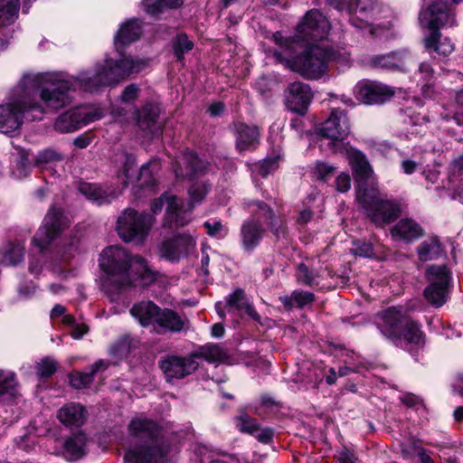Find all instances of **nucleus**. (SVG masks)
<instances>
[{
	"instance_id": "nucleus-39",
	"label": "nucleus",
	"mask_w": 463,
	"mask_h": 463,
	"mask_svg": "<svg viewBox=\"0 0 463 463\" xmlns=\"http://www.w3.org/2000/svg\"><path fill=\"white\" fill-rule=\"evenodd\" d=\"M18 394V383L13 372L0 370V400L12 399Z\"/></svg>"
},
{
	"instance_id": "nucleus-47",
	"label": "nucleus",
	"mask_w": 463,
	"mask_h": 463,
	"mask_svg": "<svg viewBox=\"0 0 463 463\" xmlns=\"http://www.w3.org/2000/svg\"><path fill=\"white\" fill-rule=\"evenodd\" d=\"M193 47L194 43L186 34H178L174 42V51L177 60H183L184 55L190 52Z\"/></svg>"
},
{
	"instance_id": "nucleus-12",
	"label": "nucleus",
	"mask_w": 463,
	"mask_h": 463,
	"mask_svg": "<svg viewBox=\"0 0 463 463\" xmlns=\"http://www.w3.org/2000/svg\"><path fill=\"white\" fill-rule=\"evenodd\" d=\"M426 278L429 285L424 297L430 305L439 307L448 300L450 274L444 265H431L426 269Z\"/></svg>"
},
{
	"instance_id": "nucleus-15",
	"label": "nucleus",
	"mask_w": 463,
	"mask_h": 463,
	"mask_svg": "<svg viewBox=\"0 0 463 463\" xmlns=\"http://www.w3.org/2000/svg\"><path fill=\"white\" fill-rule=\"evenodd\" d=\"M198 366L199 364L194 359L192 353L186 356L165 355L159 361V367L167 382L183 379L194 373Z\"/></svg>"
},
{
	"instance_id": "nucleus-10",
	"label": "nucleus",
	"mask_w": 463,
	"mask_h": 463,
	"mask_svg": "<svg viewBox=\"0 0 463 463\" xmlns=\"http://www.w3.org/2000/svg\"><path fill=\"white\" fill-rule=\"evenodd\" d=\"M152 226V217L145 213L128 208L118 218L117 230L119 237L127 241L141 242Z\"/></svg>"
},
{
	"instance_id": "nucleus-8",
	"label": "nucleus",
	"mask_w": 463,
	"mask_h": 463,
	"mask_svg": "<svg viewBox=\"0 0 463 463\" xmlns=\"http://www.w3.org/2000/svg\"><path fill=\"white\" fill-rule=\"evenodd\" d=\"M357 200L368 218L379 227L394 222L401 215L399 204L384 199L374 187H364L360 184L357 189Z\"/></svg>"
},
{
	"instance_id": "nucleus-19",
	"label": "nucleus",
	"mask_w": 463,
	"mask_h": 463,
	"mask_svg": "<svg viewBox=\"0 0 463 463\" xmlns=\"http://www.w3.org/2000/svg\"><path fill=\"white\" fill-rule=\"evenodd\" d=\"M160 109L155 104H146L136 111L137 125L147 136L159 135L162 125L158 121Z\"/></svg>"
},
{
	"instance_id": "nucleus-57",
	"label": "nucleus",
	"mask_w": 463,
	"mask_h": 463,
	"mask_svg": "<svg viewBox=\"0 0 463 463\" xmlns=\"http://www.w3.org/2000/svg\"><path fill=\"white\" fill-rule=\"evenodd\" d=\"M278 168V159H265L260 166V175L263 177L267 176L270 172Z\"/></svg>"
},
{
	"instance_id": "nucleus-58",
	"label": "nucleus",
	"mask_w": 463,
	"mask_h": 463,
	"mask_svg": "<svg viewBox=\"0 0 463 463\" xmlns=\"http://www.w3.org/2000/svg\"><path fill=\"white\" fill-rule=\"evenodd\" d=\"M449 171L453 175H463V154L451 161Z\"/></svg>"
},
{
	"instance_id": "nucleus-49",
	"label": "nucleus",
	"mask_w": 463,
	"mask_h": 463,
	"mask_svg": "<svg viewBox=\"0 0 463 463\" xmlns=\"http://www.w3.org/2000/svg\"><path fill=\"white\" fill-rule=\"evenodd\" d=\"M335 171V168L333 165L317 162L312 168V175L317 180L326 181L334 175Z\"/></svg>"
},
{
	"instance_id": "nucleus-18",
	"label": "nucleus",
	"mask_w": 463,
	"mask_h": 463,
	"mask_svg": "<svg viewBox=\"0 0 463 463\" xmlns=\"http://www.w3.org/2000/svg\"><path fill=\"white\" fill-rule=\"evenodd\" d=\"M312 97L311 89L307 84L295 81L290 83L286 90V105L291 111L304 115Z\"/></svg>"
},
{
	"instance_id": "nucleus-32",
	"label": "nucleus",
	"mask_w": 463,
	"mask_h": 463,
	"mask_svg": "<svg viewBox=\"0 0 463 463\" xmlns=\"http://www.w3.org/2000/svg\"><path fill=\"white\" fill-rule=\"evenodd\" d=\"M160 307L152 301H141L130 309L131 315L137 318L143 326L156 321Z\"/></svg>"
},
{
	"instance_id": "nucleus-56",
	"label": "nucleus",
	"mask_w": 463,
	"mask_h": 463,
	"mask_svg": "<svg viewBox=\"0 0 463 463\" xmlns=\"http://www.w3.org/2000/svg\"><path fill=\"white\" fill-rule=\"evenodd\" d=\"M255 438L261 443H269L271 441L274 431L270 428H264L260 429L258 425V430L255 431V434H253Z\"/></svg>"
},
{
	"instance_id": "nucleus-55",
	"label": "nucleus",
	"mask_w": 463,
	"mask_h": 463,
	"mask_svg": "<svg viewBox=\"0 0 463 463\" xmlns=\"http://www.w3.org/2000/svg\"><path fill=\"white\" fill-rule=\"evenodd\" d=\"M336 190L345 193L351 187V178L348 174L341 173L335 179Z\"/></svg>"
},
{
	"instance_id": "nucleus-7",
	"label": "nucleus",
	"mask_w": 463,
	"mask_h": 463,
	"mask_svg": "<svg viewBox=\"0 0 463 463\" xmlns=\"http://www.w3.org/2000/svg\"><path fill=\"white\" fill-rule=\"evenodd\" d=\"M412 310L413 308L402 306L392 307L384 310L382 313L383 335L396 345L403 340L411 346L424 345L425 336L421 325L410 316Z\"/></svg>"
},
{
	"instance_id": "nucleus-14",
	"label": "nucleus",
	"mask_w": 463,
	"mask_h": 463,
	"mask_svg": "<svg viewBox=\"0 0 463 463\" xmlns=\"http://www.w3.org/2000/svg\"><path fill=\"white\" fill-rule=\"evenodd\" d=\"M66 225L67 223L62 212L55 207H51L44 217L42 227L34 235L33 242L39 247L41 250L47 249Z\"/></svg>"
},
{
	"instance_id": "nucleus-48",
	"label": "nucleus",
	"mask_w": 463,
	"mask_h": 463,
	"mask_svg": "<svg viewBox=\"0 0 463 463\" xmlns=\"http://www.w3.org/2000/svg\"><path fill=\"white\" fill-rule=\"evenodd\" d=\"M210 186L205 183L194 184L189 189V195L191 201L190 210L194 207V203H201L209 193Z\"/></svg>"
},
{
	"instance_id": "nucleus-27",
	"label": "nucleus",
	"mask_w": 463,
	"mask_h": 463,
	"mask_svg": "<svg viewBox=\"0 0 463 463\" xmlns=\"http://www.w3.org/2000/svg\"><path fill=\"white\" fill-rule=\"evenodd\" d=\"M236 148L239 152H243L252 148L260 138V132L257 127L249 126L244 123H236Z\"/></svg>"
},
{
	"instance_id": "nucleus-31",
	"label": "nucleus",
	"mask_w": 463,
	"mask_h": 463,
	"mask_svg": "<svg viewBox=\"0 0 463 463\" xmlns=\"http://www.w3.org/2000/svg\"><path fill=\"white\" fill-rule=\"evenodd\" d=\"M80 192L89 200L98 204L109 203L118 196V193L110 187H102L88 183L80 184Z\"/></svg>"
},
{
	"instance_id": "nucleus-25",
	"label": "nucleus",
	"mask_w": 463,
	"mask_h": 463,
	"mask_svg": "<svg viewBox=\"0 0 463 463\" xmlns=\"http://www.w3.org/2000/svg\"><path fill=\"white\" fill-rule=\"evenodd\" d=\"M344 151L346 152L349 164L352 166L354 179L358 182L367 180L372 174V167L366 156L359 150L353 147L347 148Z\"/></svg>"
},
{
	"instance_id": "nucleus-64",
	"label": "nucleus",
	"mask_w": 463,
	"mask_h": 463,
	"mask_svg": "<svg viewBox=\"0 0 463 463\" xmlns=\"http://www.w3.org/2000/svg\"><path fill=\"white\" fill-rule=\"evenodd\" d=\"M417 166L418 163L413 160L405 159L402 162V168L406 175H411L414 173Z\"/></svg>"
},
{
	"instance_id": "nucleus-6",
	"label": "nucleus",
	"mask_w": 463,
	"mask_h": 463,
	"mask_svg": "<svg viewBox=\"0 0 463 463\" xmlns=\"http://www.w3.org/2000/svg\"><path fill=\"white\" fill-rule=\"evenodd\" d=\"M147 65V60L131 56L122 57L118 60L106 59L102 63L96 65L95 73L92 76L87 72L80 74V88L92 92L100 87L117 85L131 74L139 73Z\"/></svg>"
},
{
	"instance_id": "nucleus-37",
	"label": "nucleus",
	"mask_w": 463,
	"mask_h": 463,
	"mask_svg": "<svg viewBox=\"0 0 463 463\" xmlns=\"http://www.w3.org/2000/svg\"><path fill=\"white\" fill-rule=\"evenodd\" d=\"M194 360L202 358L209 363L222 362L227 358V353L218 345H205L192 352Z\"/></svg>"
},
{
	"instance_id": "nucleus-20",
	"label": "nucleus",
	"mask_w": 463,
	"mask_h": 463,
	"mask_svg": "<svg viewBox=\"0 0 463 463\" xmlns=\"http://www.w3.org/2000/svg\"><path fill=\"white\" fill-rule=\"evenodd\" d=\"M205 167V163L198 158L194 153L186 151L177 159L175 173L178 179H190L202 173Z\"/></svg>"
},
{
	"instance_id": "nucleus-30",
	"label": "nucleus",
	"mask_w": 463,
	"mask_h": 463,
	"mask_svg": "<svg viewBox=\"0 0 463 463\" xmlns=\"http://www.w3.org/2000/svg\"><path fill=\"white\" fill-rule=\"evenodd\" d=\"M187 322L185 317L170 308H160L156 321L158 326L172 333L181 332Z\"/></svg>"
},
{
	"instance_id": "nucleus-16",
	"label": "nucleus",
	"mask_w": 463,
	"mask_h": 463,
	"mask_svg": "<svg viewBox=\"0 0 463 463\" xmlns=\"http://www.w3.org/2000/svg\"><path fill=\"white\" fill-rule=\"evenodd\" d=\"M195 247V241L187 233H181L173 237L165 238L158 247L161 258L170 261H178L187 256Z\"/></svg>"
},
{
	"instance_id": "nucleus-38",
	"label": "nucleus",
	"mask_w": 463,
	"mask_h": 463,
	"mask_svg": "<svg viewBox=\"0 0 463 463\" xmlns=\"http://www.w3.org/2000/svg\"><path fill=\"white\" fill-rule=\"evenodd\" d=\"M279 300L287 309H291L294 307L302 308L315 301V295L308 291L295 290L290 296L280 297Z\"/></svg>"
},
{
	"instance_id": "nucleus-5",
	"label": "nucleus",
	"mask_w": 463,
	"mask_h": 463,
	"mask_svg": "<svg viewBox=\"0 0 463 463\" xmlns=\"http://www.w3.org/2000/svg\"><path fill=\"white\" fill-rule=\"evenodd\" d=\"M422 26L432 32L424 39V46L428 51H434L439 55H449L454 50V44L449 38L441 39L439 29L456 24L455 13L449 0H424L420 13Z\"/></svg>"
},
{
	"instance_id": "nucleus-21",
	"label": "nucleus",
	"mask_w": 463,
	"mask_h": 463,
	"mask_svg": "<svg viewBox=\"0 0 463 463\" xmlns=\"http://www.w3.org/2000/svg\"><path fill=\"white\" fill-rule=\"evenodd\" d=\"M376 5L375 0H354V11L349 18L351 24L358 29L369 28Z\"/></svg>"
},
{
	"instance_id": "nucleus-3",
	"label": "nucleus",
	"mask_w": 463,
	"mask_h": 463,
	"mask_svg": "<svg viewBox=\"0 0 463 463\" xmlns=\"http://www.w3.org/2000/svg\"><path fill=\"white\" fill-rule=\"evenodd\" d=\"M99 266L107 276L102 279L101 288L112 301L117 300L120 292L134 286L135 273L143 286L153 283L156 274L147 266L144 258L130 257L122 248L109 246L99 256Z\"/></svg>"
},
{
	"instance_id": "nucleus-50",
	"label": "nucleus",
	"mask_w": 463,
	"mask_h": 463,
	"mask_svg": "<svg viewBox=\"0 0 463 463\" xmlns=\"http://www.w3.org/2000/svg\"><path fill=\"white\" fill-rule=\"evenodd\" d=\"M156 164L151 163L144 165L139 173V181L142 186L152 187L156 184V178L154 175V168Z\"/></svg>"
},
{
	"instance_id": "nucleus-51",
	"label": "nucleus",
	"mask_w": 463,
	"mask_h": 463,
	"mask_svg": "<svg viewBox=\"0 0 463 463\" xmlns=\"http://www.w3.org/2000/svg\"><path fill=\"white\" fill-rule=\"evenodd\" d=\"M63 159V156L54 149L47 148L41 152L36 156L37 164H46L52 162H58Z\"/></svg>"
},
{
	"instance_id": "nucleus-59",
	"label": "nucleus",
	"mask_w": 463,
	"mask_h": 463,
	"mask_svg": "<svg viewBox=\"0 0 463 463\" xmlns=\"http://www.w3.org/2000/svg\"><path fill=\"white\" fill-rule=\"evenodd\" d=\"M203 226L207 229V233L210 236H217L223 229V225L220 221H214L213 222H205Z\"/></svg>"
},
{
	"instance_id": "nucleus-1",
	"label": "nucleus",
	"mask_w": 463,
	"mask_h": 463,
	"mask_svg": "<svg viewBox=\"0 0 463 463\" xmlns=\"http://www.w3.org/2000/svg\"><path fill=\"white\" fill-rule=\"evenodd\" d=\"M329 31L327 18L317 10H310L298 24L293 36L285 38L279 32L273 34V40L279 45L273 57L307 79H319L326 72L328 63L341 56L338 51L316 43L325 39Z\"/></svg>"
},
{
	"instance_id": "nucleus-36",
	"label": "nucleus",
	"mask_w": 463,
	"mask_h": 463,
	"mask_svg": "<svg viewBox=\"0 0 463 463\" xmlns=\"http://www.w3.org/2000/svg\"><path fill=\"white\" fill-rule=\"evenodd\" d=\"M106 368L107 364L103 360H99L93 364L89 373L75 372L70 374V383L76 389L88 387L92 383L95 373Z\"/></svg>"
},
{
	"instance_id": "nucleus-4",
	"label": "nucleus",
	"mask_w": 463,
	"mask_h": 463,
	"mask_svg": "<svg viewBox=\"0 0 463 463\" xmlns=\"http://www.w3.org/2000/svg\"><path fill=\"white\" fill-rule=\"evenodd\" d=\"M128 430L138 443L126 452L124 458L127 463H165L167 448L156 421L137 417L129 422Z\"/></svg>"
},
{
	"instance_id": "nucleus-40",
	"label": "nucleus",
	"mask_w": 463,
	"mask_h": 463,
	"mask_svg": "<svg viewBox=\"0 0 463 463\" xmlns=\"http://www.w3.org/2000/svg\"><path fill=\"white\" fill-rule=\"evenodd\" d=\"M20 0H6L0 5V27L12 24L18 17Z\"/></svg>"
},
{
	"instance_id": "nucleus-34",
	"label": "nucleus",
	"mask_w": 463,
	"mask_h": 463,
	"mask_svg": "<svg viewBox=\"0 0 463 463\" xmlns=\"http://www.w3.org/2000/svg\"><path fill=\"white\" fill-rule=\"evenodd\" d=\"M24 246L19 242L6 241L0 248V264L4 266H15L24 258Z\"/></svg>"
},
{
	"instance_id": "nucleus-13",
	"label": "nucleus",
	"mask_w": 463,
	"mask_h": 463,
	"mask_svg": "<svg viewBox=\"0 0 463 463\" xmlns=\"http://www.w3.org/2000/svg\"><path fill=\"white\" fill-rule=\"evenodd\" d=\"M103 116L104 113L99 108L77 107L60 115L55 120L54 129L60 133L75 132Z\"/></svg>"
},
{
	"instance_id": "nucleus-24",
	"label": "nucleus",
	"mask_w": 463,
	"mask_h": 463,
	"mask_svg": "<svg viewBox=\"0 0 463 463\" xmlns=\"http://www.w3.org/2000/svg\"><path fill=\"white\" fill-rule=\"evenodd\" d=\"M165 225L170 228L182 227L189 222V219L182 213V200L174 194L165 193Z\"/></svg>"
},
{
	"instance_id": "nucleus-26",
	"label": "nucleus",
	"mask_w": 463,
	"mask_h": 463,
	"mask_svg": "<svg viewBox=\"0 0 463 463\" xmlns=\"http://www.w3.org/2000/svg\"><path fill=\"white\" fill-rule=\"evenodd\" d=\"M86 414V410L82 405L71 402L58 411L57 418L67 427H80L84 424Z\"/></svg>"
},
{
	"instance_id": "nucleus-46",
	"label": "nucleus",
	"mask_w": 463,
	"mask_h": 463,
	"mask_svg": "<svg viewBox=\"0 0 463 463\" xmlns=\"http://www.w3.org/2000/svg\"><path fill=\"white\" fill-rule=\"evenodd\" d=\"M235 422L236 427L241 432L252 435L255 434L256 430H258L259 424L257 423V421L245 412H242L241 414L237 416L235 418Z\"/></svg>"
},
{
	"instance_id": "nucleus-43",
	"label": "nucleus",
	"mask_w": 463,
	"mask_h": 463,
	"mask_svg": "<svg viewBox=\"0 0 463 463\" xmlns=\"http://www.w3.org/2000/svg\"><path fill=\"white\" fill-rule=\"evenodd\" d=\"M143 5L148 14H155L165 8H177L183 5V0H144Z\"/></svg>"
},
{
	"instance_id": "nucleus-23",
	"label": "nucleus",
	"mask_w": 463,
	"mask_h": 463,
	"mask_svg": "<svg viewBox=\"0 0 463 463\" xmlns=\"http://www.w3.org/2000/svg\"><path fill=\"white\" fill-rule=\"evenodd\" d=\"M423 229L412 219L400 220L392 229L391 235L396 241L410 243L423 235Z\"/></svg>"
},
{
	"instance_id": "nucleus-53",
	"label": "nucleus",
	"mask_w": 463,
	"mask_h": 463,
	"mask_svg": "<svg viewBox=\"0 0 463 463\" xmlns=\"http://www.w3.org/2000/svg\"><path fill=\"white\" fill-rule=\"evenodd\" d=\"M330 5L339 11H346L349 18L354 11V0H328Z\"/></svg>"
},
{
	"instance_id": "nucleus-29",
	"label": "nucleus",
	"mask_w": 463,
	"mask_h": 463,
	"mask_svg": "<svg viewBox=\"0 0 463 463\" xmlns=\"http://www.w3.org/2000/svg\"><path fill=\"white\" fill-rule=\"evenodd\" d=\"M88 439L82 431L71 434L64 442V455L68 460L81 458L87 452Z\"/></svg>"
},
{
	"instance_id": "nucleus-60",
	"label": "nucleus",
	"mask_w": 463,
	"mask_h": 463,
	"mask_svg": "<svg viewBox=\"0 0 463 463\" xmlns=\"http://www.w3.org/2000/svg\"><path fill=\"white\" fill-rule=\"evenodd\" d=\"M130 348V338L128 336L121 337L114 345L115 352L127 353Z\"/></svg>"
},
{
	"instance_id": "nucleus-52",
	"label": "nucleus",
	"mask_w": 463,
	"mask_h": 463,
	"mask_svg": "<svg viewBox=\"0 0 463 463\" xmlns=\"http://www.w3.org/2000/svg\"><path fill=\"white\" fill-rule=\"evenodd\" d=\"M139 92L140 89L137 84H129L123 90L120 100L125 103H131L137 99Z\"/></svg>"
},
{
	"instance_id": "nucleus-28",
	"label": "nucleus",
	"mask_w": 463,
	"mask_h": 463,
	"mask_svg": "<svg viewBox=\"0 0 463 463\" xmlns=\"http://www.w3.org/2000/svg\"><path fill=\"white\" fill-rule=\"evenodd\" d=\"M252 206L258 209L260 217L269 221V228L275 238L279 241L286 239L287 226L285 222L275 216L274 211L264 202H255Z\"/></svg>"
},
{
	"instance_id": "nucleus-41",
	"label": "nucleus",
	"mask_w": 463,
	"mask_h": 463,
	"mask_svg": "<svg viewBox=\"0 0 463 463\" xmlns=\"http://www.w3.org/2000/svg\"><path fill=\"white\" fill-rule=\"evenodd\" d=\"M372 64L383 69L403 70L402 56L396 52L375 56L372 59Z\"/></svg>"
},
{
	"instance_id": "nucleus-54",
	"label": "nucleus",
	"mask_w": 463,
	"mask_h": 463,
	"mask_svg": "<svg viewBox=\"0 0 463 463\" xmlns=\"http://www.w3.org/2000/svg\"><path fill=\"white\" fill-rule=\"evenodd\" d=\"M124 157H125V161H124V165H123V167H122V170L120 173L123 175L122 183L124 184H127L128 180L130 175V171L132 170L133 166L135 165L136 160L132 156L127 155V154L124 156Z\"/></svg>"
},
{
	"instance_id": "nucleus-33",
	"label": "nucleus",
	"mask_w": 463,
	"mask_h": 463,
	"mask_svg": "<svg viewBox=\"0 0 463 463\" xmlns=\"http://www.w3.org/2000/svg\"><path fill=\"white\" fill-rule=\"evenodd\" d=\"M417 253L420 261L437 260L444 255L441 243L437 236L424 240L417 247Z\"/></svg>"
},
{
	"instance_id": "nucleus-45",
	"label": "nucleus",
	"mask_w": 463,
	"mask_h": 463,
	"mask_svg": "<svg viewBox=\"0 0 463 463\" xmlns=\"http://www.w3.org/2000/svg\"><path fill=\"white\" fill-rule=\"evenodd\" d=\"M57 362L51 357L41 359L35 365L36 374L41 378L52 376L57 370Z\"/></svg>"
},
{
	"instance_id": "nucleus-35",
	"label": "nucleus",
	"mask_w": 463,
	"mask_h": 463,
	"mask_svg": "<svg viewBox=\"0 0 463 463\" xmlns=\"http://www.w3.org/2000/svg\"><path fill=\"white\" fill-rule=\"evenodd\" d=\"M141 34V24L138 20H130L124 24L115 36V44L126 45L137 41Z\"/></svg>"
},
{
	"instance_id": "nucleus-61",
	"label": "nucleus",
	"mask_w": 463,
	"mask_h": 463,
	"mask_svg": "<svg viewBox=\"0 0 463 463\" xmlns=\"http://www.w3.org/2000/svg\"><path fill=\"white\" fill-rule=\"evenodd\" d=\"M35 287L30 282L29 284L21 285L18 288V294L21 298H26L34 293Z\"/></svg>"
},
{
	"instance_id": "nucleus-42",
	"label": "nucleus",
	"mask_w": 463,
	"mask_h": 463,
	"mask_svg": "<svg viewBox=\"0 0 463 463\" xmlns=\"http://www.w3.org/2000/svg\"><path fill=\"white\" fill-rule=\"evenodd\" d=\"M295 276L298 283L305 286L318 287L320 284L318 281L319 275L316 274L305 263L298 265Z\"/></svg>"
},
{
	"instance_id": "nucleus-22",
	"label": "nucleus",
	"mask_w": 463,
	"mask_h": 463,
	"mask_svg": "<svg viewBox=\"0 0 463 463\" xmlns=\"http://www.w3.org/2000/svg\"><path fill=\"white\" fill-rule=\"evenodd\" d=\"M359 95L365 104H382L394 95L390 87L379 82H369L359 88Z\"/></svg>"
},
{
	"instance_id": "nucleus-44",
	"label": "nucleus",
	"mask_w": 463,
	"mask_h": 463,
	"mask_svg": "<svg viewBox=\"0 0 463 463\" xmlns=\"http://www.w3.org/2000/svg\"><path fill=\"white\" fill-rule=\"evenodd\" d=\"M248 304L250 303L246 298L244 290L241 288H236L227 298V306L229 309L236 310L240 314L243 313V309Z\"/></svg>"
},
{
	"instance_id": "nucleus-62",
	"label": "nucleus",
	"mask_w": 463,
	"mask_h": 463,
	"mask_svg": "<svg viewBox=\"0 0 463 463\" xmlns=\"http://www.w3.org/2000/svg\"><path fill=\"white\" fill-rule=\"evenodd\" d=\"M419 72L426 81H430L433 77L434 71L430 64L422 62L419 67Z\"/></svg>"
},
{
	"instance_id": "nucleus-17",
	"label": "nucleus",
	"mask_w": 463,
	"mask_h": 463,
	"mask_svg": "<svg viewBox=\"0 0 463 463\" xmlns=\"http://www.w3.org/2000/svg\"><path fill=\"white\" fill-rule=\"evenodd\" d=\"M252 213V218L244 221L240 231L241 245L248 253H251L260 244L266 232L260 222L258 209H253Z\"/></svg>"
},
{
	"instance_id": "nucleus-63",
	"label": "nucleus",
	"mask_w": 463,
	"mask_h": 463,
	"mask_svg": "<svg viewBox=\"0 0 463 463\" xmlns=\"http://www.w3.org/2000/svg\"><path fill=\"white\" fill-rule=\"evenodd\" d=\"M336 458L339 463H355L354 456L346 449L339 451Z\"/></svg>"
},
{
	"instance_id": "nucleus-11",
	"label": "nucleus",
	"mask_w": 463,
	"mask_h": 463,
	"mask_svg": "<svg viewBox=\"0 0 463 463\" xmlns=\"http://www.w3.org/2000/svg\"><path fill=\"white\" fill-rule=\"evenodd\" d=\"M322 137L328 138V146L333 153H343L345 145L343 140L350 134V123L345 110L332 109L330 116L319 128Z\"/></svg>"
},
{
	"instance_id": "nucleus-2",
	"label": "nucleus",
	"mask_w": 463,
	"mask_h": 463,
	"mask_svg": "<svg viewBox=\"0 0 463 463\" xmlns=\"http://www.w3.org/2000/svg\"><path fill=\"white\" fill-rule=\"evenodd\" d=\"M80 87L78 78H67L61 72H44L24 75L18 90L28 93L32 120L43 118L45 113H53L72 102L71 92Z\"/></svg>"
},
{
	"instance_id": "nucleus-9",
	"label": "nucleus",
	"mask_w": 463,
	"mask_h": 463,
	"mask_svg": "<svg viewBox=\"0 0 463 463\" xmlns=\"http://www.w3.org/2000/svg\"><path fill=\"white\" fill-rule=\"evenodd\" d=\"M33 110L29 109L28 93L18 90V85L13 90L8 100L0 105V132L12 134L18 130L24 117L32 120Z\"/></svg>"
}]
</instances>
